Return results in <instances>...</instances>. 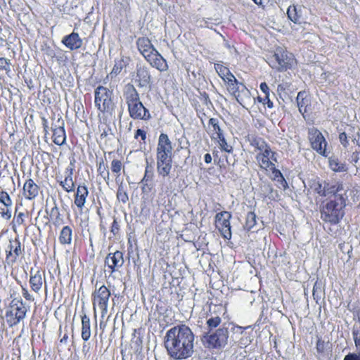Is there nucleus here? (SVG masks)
<instances>
[{"label":"nucleus","instance_id":"nucleus-1","mask_svg":"<svg viewBox=\"0 0 360 360\" xmlns=\"http://www.w3.org/2000/svg\"><path fill=\"white\" fill-rule=\"evenodd\" d=\"M195 335L191 328L184 324L168 330L165 336V347L170 358L186 359L193 354Z\"/></svg>","mask_w":360,"mask_h":360},{"label":"nucleus","instance_id":"nucleus-2","mask_svg":"<svg viewBox=\"0 0 360 360\" xmlns=\"http://www.w3.org/2000/svg\"><path fill=\"white\" fill-rule=\"evenodd\" d=\"M345 207V199L342 195H335L320 207L321 219L332 225L338 224L345 215L343 208Z\"/></svg>","mask_w":360,"mask_h":360},{"label":"nucleus","instance_id":"nucleus-3","mask_svg":"<svg viewBox=\"0 0 360 360\" xmlns=\"http://www.w3.org/2000/svg\"><path fill=\"white\" fill-rule=\"evenodd\" d=\"M295 62L294 56L282 47L276 48L274 54L267 58L269 65L280 72L291 69Z\"/></svg>","mask_w":360,"mask_h":360},{"label":"nucleus","instance_id":"nucleus-4","mask_svg":"<svg viewBox=\"0 0 360 360\" xmlns=\"http://www.w3.org/2000/svg\"><path fill=\"white\" fill-rule=\"evenodd\" d=\"M229 323H224L214 332L204 335L202 341L208 348L221 349L228 343Z\"/></svg>","mask_w":360,"mask_h":360},{"label":"nucleus","instance_id":"nucleus-5","mask_svg":"<svg viewBox=\"0 0 360 360\" xmlns=\"http://www.w3.org/2000/svg\"><path fill=\"white\" fill-rule=\"evenodd\" d=\"M27 307L21 300L13 299L6 311V321L13 327L23 320L26 316Z\"/></svg>","mask_w":360,"mask_h":360},{"label":"nucleus","instance_id":"nucleus-6","mask_svg":"<svg viewBox=\"0 0 360 360\" xmlns=\"http://www.w3.org/2000/svg\"><path fill=\"white\" fill-rule=\"evenodd\" d=\"M112 92L106 87L98 86L94 91L95 105L102 112H110L113 109Z\"/></svg>","mask_w":360,"mask_h":360},{"label":"nucleus","instance_id":"nucleus-7","mask_svg":"<svg viewBox=\"0 0 360 360\" xmlns=\"http://www.w3.org/2000/svg\"><path fill=\"white\" fill-rule=\"evenodd\" d=\"M98 284L96 285V289L92 294L94 309L98 306L101 311V316L104 317L108 313V301L110 297V290L104 285L97 288Z\"/></svg>","mask_w":360,"mask_h":360},{"label":"nucleus","instance_id":"nucleus-8","mask_svg":"<svg viewBox=\"0 0 360 360\" xmlns=\"http://www.w3.org/2000/svg\"><path fill=\"white\" fill-rule=\"evenodd\" d=\"M231 214L229 212H221L215 217L216 226L225 239L229 240L231 238L230 219Z\"/></svg>","mask_w":360,"mask_h":360},{"label":"nucleus","instance_id":"nucleus-9","mask_svg":"<svg viewBox=\"0 0 360 360\" xmlns=\"http://www.w3.org/2000/svg\"><path fill=\"white\" fill-rule=\"evenodd\" d=\"M172 167V153H157V171L159 175L163 177L168 176Z\"/></svg>","mask_w":360,"mask_h":360},{"label":"nucleus","instance_id":"nucleus-10","mask_svg":"<svg viewBox=\"0 0 360 360\" xmlns=\"http://www.w3.org/2000/svg\"><path fill=\"white\" fill-rule=\"evenodd\" d=\"M227 84L229 91L232 93L238 103L244 107L245 100L241 96V94L245 97L250 98V93L249 90L243 84L239 83L237 79H235V81L232 82H229Z\"/></svg>","mask_w":360,"mask_h":360},{"label":"nucleus","instance_id":"nucleus-11","mask_svg":"<svg viewBox=\"0 0 360 360\" xmlns=\"http://www.w3.org/2000/svg\"><path fill=\"white\" fill-rule=\"evenodd\" d=\"M309 140L311 141V147L320 155L326 156V141L323 134L317 129H311L309 131Z\"/></svg>","mask_w":360,"mask_h":360},{"label":"nucleus","instance_id":"nucleus-12","mask_svg":"<svg viewBox=\"0 0 360 360\" xmlns=\"http://www.w3.org/2000/svg\"><path fill=\"white\" fill-rule=\"evenodd\" d=\"M129 115L134 120H148L151 118L149 110L141 101L128 105Z\"/></svg>","mask_w":360,"mask_h":360},{"label":"nucleus","instance_id":"nucleus-13","mask_svg":"<svg viewBox=\"0 0 360 360\" xmlns=\"http://www.w3.org/2000/svg\"><path fill=\"white\" fill-rule=\"evenodd\" d=\"M124 264L123 254L120 251L109 253L105 259V265L109 269L110 274L117 271Z\"/></svg>","mask_w":360,"mask_h":360},{"label":"nucleus","instance_id":"nucleus-14","mask_svg":"<svg viewBox=\"0 0 360 360\" xmlns=\"http://www.w3.org/2000/svg\"><path fill=\"white\" fill-rule=\"evenodd\" d=\"M135 82L139 87L150 86L152 77L147 67L142 65H136Z\"/></svg>","mask_w":360,"mask_h":360},{"label":"nucleus","instance_id":"nucleus-15","mask_svg":"<svg viewBox=\"0 0 360 360\" xmlns=\"http://www.w3.org/2000/svg\"><path fill=\"white\" fill-rule=\"evenodd\" d=\"M61 42L70 51L77 50L80 49L83 44L82 39L79 37L78 33L75 32L63 37Z\"/></svg>","mask_w":360,"mask_h":360},{"label":"nucleus","instance_id":"nucleus-16","mask_svg":"<svg viewBox=\"0 0 360 360\" xmlns=\"http://www.w3.org/2000/svg\"><path fill=\"white\" fill-rule=\"evenodd\" d=\"M150 65L160 72L167 70L168 65L166 60L156 51L145 58Z\"/></svg>","mask_w":360,"mask_h":360},{"label":"nucleus","instance_id":"nucleus-17","mask_svg":"<svg viewBox=\"0 0 360 360\" xmlns=\"http://www.w3.org/2000/svg\"><path fill=\"white\" fill-rule=\"evenodd\" d=\"M137 48L141 54L146 58L157 50L147 37H139L136 40Z\"/></svg>","mask_w":360,"mask_h":360},{"label":"nucleus","instance_id":"nucleus-18","mask_svg":"<svg viewBox=\"0 0 360 360\" xmlns=\"http://www.w3.org/2000/svg\"><path fill=\"white\" fill-rule=\"evenodd\" d=\"M304 8L300 5L290 6L287 10L288 18L294 23L300 24L304 21L303 10Z\"/></svg>","mask_w":360,"mask_h":360},{"label":"nucleus","instance_id":"nucleus-19","mask_svg":"<svg viewBox=\"0 0 360 360\" xmlns=\"http://www.w3.org/2000/svg\"><path fill=\"white\" fill-rule=\"evenodd\" d=\"M6 252V258L8 259L11 257L13 258V262H15L17 257L21 255V244L18 238L9 240V245H8Z\"/></svg>","mask_w":360,"mask_h":360},{"label":"nucleus","instance_id":"nucleus-20","mask_svg":"<svg viewBox=\"0 0 360 360\" xmlns=\"http://www.w3.org/2000/svg\"><path fill=\"white\" fill-rule=\"evenodd\" d=\"M39 187L32 179H27L23 186V194L26 199L33 200L39 194Z\"/></svg>","mask_w":360,"mask_h":360},{"label":"nucleus","instance_id":"nucleus-21","mask_svg":"<svg viewBox=\"0 0 360 360\" xmlns=\"http://www.w3.org/2000/svg\"><path fill=\"white\" fill-rule=\"evenodd\" d=\"M173 147L168 136L162 133L158 139L157 153H172Z\"/></svg>","mask_w":360,"mask_h":360},{"label":"nucleus","instance_id":"nucleus-22","mask_svg":"<svg viewBox=\"0 0 360 360\" xmlns=\"http://www.w3.org/2000/svg\"><path fill=\"white\" fill-rule=\"evenodd\" d=\"M271 150L269 146L256 156V160L259 162L260 167L264 169L271 168L274 166V164L270 160V154Z\"/></svg>","mask_w":360,"mask_h":360},{"label":"nucleus","instance_id":"nucleus-23","mask_svg":"<svg viewBox=\"0 0 360 360\" xmlns=\"http://www.w3.org/2000/svg\"><path fill=\"white\" fill-rule=\"evenodd\" d=\"M123 95L127 106L140 101L139 94L132 84L125 86Z\"/></svg>","mask_w":360,"mask_h":360},{"label":"nucleus","instance_id":"nucleus-24","mask_svg":"<svg viewBox=\"0 0 360 360\" xmlns=\"http://www.w3.org/2000/svg\"><path fill=\"white\" fill-rule=\"evenodd\" d=\"M73 168L68 167L65 171L64 180L58 181L63 188L68 193L74 191L75 183L72 180Z\"/></svg>","mask_w":360,"mask_h":360},{"label":"nucleus","instance_id":"nucleus-25","mask_svg":"<svg viewBox=\"0 0 360 360\" xmlns=\"http://www.w3.org/2000/svg\"><path fill=\"white\" fill-rule=\"evenodd\" d=\"M88 194L89 191L86 186H78L75 198V204L78 208H83L86 203V199L88 196Z\"/></svg>","mask_w":360,"mask_h":360},{"label":"nucleus","instance_id":"nucleus-26","mask_svg":"<svg viewBox=\"0 0 360 360\" xmlns=\"http://www.w3.org/2000/svg\"><path fill=\"white\" fill-rule=\"evenodd\" d=\"M62 125L63 122H62ZM53 129V141L55 144L62 146L65 142V132L63 126L61 125H52Z\"/></svg>","mask_w":360,"mask_h":360},{"label":"nucleus","instance_id":"nucleus-27","mask_svg":"<svg viewBox=\"0 0 360 360\" xmlns=\"http://www.w3.org/2000/svg\"><path fill=\"white\" fill-rule=\"evenodd\" d=\"M31 276L30 279V283L31 285V288L35 292H39L41 290L43 284V276H45L44 272H41L40 271H37L35 274L33 275L32 271H30Z\"/></svg>","mask_w":360,"mask_h":360},{"label":"nucleus","instance_id":"nucleus-28","mask_svg":"<svg viewBox=\"0 0 360 360\" xmlns=\"http://www.w3.org/2000/svg\"><path fill=\"white\" fill-rule=\"evenodd\" d=\"M129 58H124L123 56L120 58L115 59L114 67L110 73V77L112 78L113 77L118 75L123 68L129 64Z\"/></svg>","mask_w":360,"mask_h":360},{"label":"nucleus","instance_id":"nucleus-29","mask_svg":"<svg viewBox=\"0 0 360 360\" xmlns=\"http://www.w3.org/2000/svg\"><path fill=\"white\" fill-rule=\"evenodd\" d=\"M153 176V173L152 167H150L148 165H147L146 167L144 176L141 181V184H142L141 189L143 192H148L152 189L153 186L150 184H148V182L152 180Z\"/></svg>","mask_w":360,"mask_h":360},{"label":"nucleus","instance_id":"nucleus-30","mask_svg":"<svg viewBox=\"0 0 360 360\" xmlns=\"http://www.w3.org/2000/svg\"><path fill=\"white\" fill-rule=\"evenodd\" d=\"M91 337V324L90 319L86 315L84 314L82 316V338L84 341L89 340Z\"/></svg>","mask_w":360,"mask_h":360},{"label":"nucleus","instance_id":"nucleus-31","mask_svg":"<svg viewBox=\"0 0 360 360\" xmlns=\"http://www.w3.org/2000/svg\"><path fill=\"white\" fill-rule=\"evenodd\" d=\"M72 229L69 226H65L62 229L58 240L61 244H70L72 241Z\"/></svg>","mask_w":360,"mask_h":360},{"label":"nucleus","instance_id":"nucleus-32","mask_svg":"<svg viewBox=\"0 0 360 360\" xmlns=\"http://www.w3.org/2000/svg\"><path fill=\"white\" fill-rule=\"evenodd\" d=\"M329 166L333 171L336 172H346L347 170L346 165L344 162L339 161L336 158H331L329 159Z\"/></svg>","mask_w":360,"mask_h":360},{"label":"nucleus","instance_id":"nucleus-33","mask_svg":"<svg viewBox=\"0 0 360 360\" xmlns=\"http://www.w3.org/2000/svg\"><path fill=\"white\" fill-rule=\"evenodd\" d=\"M250 145L254 147L255 149L262 152L264 149L269 147L268 144L266 141L260 137H251L249 139Z\"/></svg>","mask_w":360,"mask_h":360},{"label":"nucleus","instance_id":"nucleus-34","mask_svg":"<svg viewBox=\"0 0 360 360\" xmlns=\"http://www.w3.org/2000/svg\"><path fill=\"white\" fill-rule=\"evenodd\" d=\"M97 171L98 174L104 179L105 183L108 185L110 181V172L108 171V165L104 164L103 160H101L98 165Z\"/></svg>","mask_w":360,"mask_h":360},{"label":"nucleus","instance_id":"nucleus-35","mask_svg":"<svg viewBox=\"0 0 360 360\" xmlns=\"http://www.w3.org/2000/svg\"><path fill=\"white\" fill-rule=\"evenodd\" d=\"M256 214L252 212H249L246 216V221L244 228L248 231L251 230L256 224Z\"/></svg>","mask_w":360,"mask_h":360},{"label":"nucleus","instance_id":"nucleus-36","mask_svg":"<svg viewBox=\"0 0 360 360\" xmlns=\"http://www.w3.org/2000/svg\"><path fill=\"white\" fill-rule=\"evenodd\" d=\"M124 168L122 163L119 160H113L111 162V170L113 173L116 174L115 180L117 182L120 180V172Z\"/></svg>","mask_w":360,"mask_h":360},{"label":"nucleus","instance_id":"nucleus-37","mask_svg":"<svg viewBox=\"0 0 360 360\" xmlns=\"http://www.w3.org/2000/svg\"><path fill=\"white\" fill-rule=\"evenodd\" d=\"M340 190V186L337 185H330L328 183H324V191L323 193V196H327L330 194H333L334 196L338 195L337 193Z\"/></svg>","mask_w":360,"mask_h":360},{"label":"nucleus","instance_id":"nucleus-38","mask_svg":"<svg viewBox=\"0 0 360 360\" xmlns=\"http://www.w3.org/2000/svg\"><path fill=\"white\" fill-rule=\"evenodd\" d=\"M117 198L124 204H125L129 200L128 194L124 190V186H122V183L119 185L117 192Z\"/></svg>","mask_w":360,"mask_h":360},{"label":"nucleus","instance_id":"nucleus-39","mask_svg":"<svg viewBox=\"0 0 360 360\" xmlns=\"http://www.w3.org/2000/svg\"><path fill=\"white\" fill-rule=\"evenodd\" d=\"M209 124L213 127V131L217 134V137L224 136L223 131L219 127V120L217 118H210L209 120Z\"/></svg>","mask_w":360,"mask_h":360},{"label":"nucleus","instance_id":"nucleus-40","mask_svg":"<svg viewBox=\"0 0 360 360\" xmlns=\"http://www.w3.org/2000/svg\"><path fill=\"white\" fill-rule=\"evenodd\" d=\"M303 94H304V93L299 92L298 95L297 96V106L299 108V111L302 114H304V112H306L307 110H306L305 105H307V101H305V99L303 98Z\"/></svg>","mask_w":360,"mask_h":360},{"label":"nucleus","instance_id":"nucleus-41","mask_svg":"<svg viewBox=\"0 0 360 360\" xmlns=\"http://www.w3.org/2000/svg\"><path fill=\"white\" fill-rule=\"evenodd\" d=\"M221 322V319L218 316H211L207 319V325L210 331L219 326Z\"/></svg>","mask_w":360,"mask_h":360},{"label":"nucleus","instance_id":"nucleus-42","mask_svg":"<svg viewBox=\"0 0 360 360\" xmlns=\"http://www.w3.org/2000/svg\"><path fill=\"white\" fill-rule=\"evenodd\" d=\"M217 139H218V143L219 144L221 150L229 153H232L233 147L227 143L224 136H219Z\"/></svg>","mask_w":360,"mask_h":360},{"label":"nucleus","instance_id":"nucleus-43","mask_svg":"<svg viewBox=\"0 0 360 360\" xmlns=\"http://www.w3.org/2000/svg\"><path fill=\"white\" fill-rule=\"evenodd\" d=\"M0 202L4 204L6 207H11L12 206V200L7 192H0Z\"/></svg>","mask_w":360,"mask_h":360},{"label":"nucleus","instance_id":"nucleus-44","mask_svg":"<svg viewBox=\"0 0 360 360\" xmlns=\"http://www.w3.org/2000/svg\"><path fill=\"white\" fill-rule=\"evenodd\" d=\"M262 188L263 191L266 194V195L269 199H274V188H273L272 186L270 184L264 183Z\"/></svg>","mask_w":360,"mask_h":360},{"label":"nucleus","instance_id":"nucleus-45","mask_svg":"<svg viewBox=\"0 0 360 360\" xmlns=\"http://www.w3.org/2000/svg\"><path fill=\"white\" fill-rule=\"evenodd\" d=\"M214 69L221 78L226 76V74H228V72L229 71L226 67L219 63L214 64Z\"/></svg>","mask_w":360,"mask_h":360},{"label":"nucleus","instance_id":"nucleus-46","mask_svg":"<svg viewBox=\"0 0 360 360\" xmlns=\"http://www.w3.org/2000/svg\"><path fill=\"white\" fill-rule=\"evenodd\" d=\"M354 131V127H349V129H348V138L351 139L352 141L354 143H356V145L360 146V141H359V135L360 134H359V131L356 132V134H352L351 132H352Z\"/></svg>","mask_w":360,"mask_h":360},{"label":"nucleus","instance_id":"nucleus-47","mask_svg":"<svg viewBox=\"0 0 360 360\" xmlns=\"http://www.w3.org/2000/svg\"><path fill=\"white\" fill-rule=\"evenodd\" d=\"M352 333L356 347L360 348V327H354Z\"/></svg>","mask_w":360,"mask_h":360},{"label":"nucleus","instance_id":"nucleus-48","mask_svg":"<svg viewBox=\"0 0 360 360\" xmlns=\"http://www.w3.org/2000/svg\"><path fill=\"white\" fill-rule=\"evenodd\" d=\"M339 139L341 143V144L345 147L347 148L349 145V141H348V131L347 132H342L339 135Z\"/></svg>","mask_w":360,"mask_h":360},{"label":"nucleus","instance_id":"nucleus-49","mask_svg":"<svg viewBox=\"0 0 360 360\" xmlns=\"http://www.w3.org/2000/svg\"><path fill=\"white\" fill-rule=\"evenodd\" d=\"M0 214H1V217L6 220L10 219L11 217V210H10L9 207H6V209L1 208V211H0Z\"/></svg>","mask_w":360,"mask_h":360},{"label":"nucleus","instance_id":"nucleus-50","mask_svg":"<svg viewBox=\"0 0 360 360\" xmlns=\"http://www.w3.org/2000/svg\"><path fill=\"white\" fill-rule=\"evenodd\" d=\"M343 360H360V353H349L345 356Z\"/></svg>","mask_w":360,"mask_h":360},{"label":"nucleus","instance_id":"nucleus-51","mask_svg":"<svg viewBox=\"0 0 360 360\" xmlns=\"http://www.w3.org/2000/svg\"><path fill=\"white\" fill-rule=\"evenodd\" d=\"M221 79L226 82V83H229V82H234L236 79V77H234V75L230 72V70L228 72V74H226V76H224V77H221Z\"/></svg>","mask_w":360,"mask_h":360},{"label":"nucleus","instance_id":"nucleus-52","mask_svg":"<svg viewBox=\"0 0 360 360\" xmlns=\"http://www.w3.org/2000/svg\"><path fill=\"white\" fill-rule=\"evenodd\" d=\"M278 172L280 175V179H278V181L280 183L281 187L285 190L288 188V184L285 179L283 178L281 172L280 171H278Z\"/></svg>","mask_w":360,"mask_h":360},{"label":"nucleus","instance_id":"nucleus-53","mask_svg":"<svg viewBox=\"0 0 360 360\" xmlns=\"http://www.w3.org/2000/svg\"><path fill=\"white\" fill-rule=\"evenodd\" d=\"M139 136H141V139L144 141L146 139V133L143 130L139 129L136 130L134 137L137 139Z\"/></svg>","mask_w":360,"mask_h":360},{"label":"nucleus","instance_id":"nucleus-54","mask_svg":"<svg viewBox=\"0 0 360 360\" xmlns=\"http://www.w3.org/2000/svg\"><path fill=\"white\" fill-rule=\"evenodd\" d=\"M263 104H266L269 108L274 107V103L269 98V94L265 95L264 98H263Z\"/></svg>","mask_w":360,"mask_h":360},{"label":"nucleus","instance_id":"nucleus-55","mask_svg":"<svg viewBox=\"0 0 360 360\" xmlns=\"http://www.w3.org/2000/svg\"><path fill=\"white\" fill-rule=\"evenodd\" d=\"M260 90L265 94H269V88L265 82H262L259 86Z\"/></svg>","mask_w":360,"mask_h":360},{"label":"nucleus","instance_id":"nucleus-56","mask_svg":"<svg viewBox=\"0 0 360 360\" xmlns=\"http://www.w3.org/2000/svg\"><path fill=\"white\" fill-rule=\"evenodd\" d=\"M50 215L51 217H56V218H58L60 217V212L59 209L56 205H55L50 212Z\"/></svg>","mask_w":360,"mask_h":360},{"label":"nucleus","instance_id":"nucleus-57","mask_svg":"<svg viewBox=\"0 0 360 360\" xmlns=\"http://www.w3.org/2000/svg\"><path fill=\"white\" fill-rule=\"evenodd\" d=\"M22 295L23 297L27 300H29V301H33L34 300V297L32 295H30L27 290L25 289V288H22Z\"/></svg>","mask_w":360,"mask_h":360},{"label":"nucleus","instance_id":"nucleus-58","mask_svg":"<svg viewBox=\"0 0 360 360\" xmlns=\"http://www.w3.org/2000/svg\"><path fill=\"white\" fill-rule=\"evenodd\" d=\"M119 229L120 228L118 223L117 222L116 220H114L112 224L111 231L113 233L114 235H115L116 233H118Z\"/></svg>","mask_w":360,"mask_h":360},{"label":"nucleus","instance_id":"nucleus-59","mask_svg":"<svg viewBox=\"0 0 360 360\" xmlns=\"http://www.w3.org/2000/svg\"><path fill=\"white\" fill-rule=\"evenodd\" d=\"M23 216H24V214L22 213V212H20L18 213V214L17 215V217H16V222L18 224H22L24 221L23 220Z\"/></svg>","mask_w":360,"mask_h":360},{"label":"nucleus","instance_id":"nucleus-60","mask_svg":"<svg viewBox=\"0 0 360 360\" xmlns=\"http://www.w3.org/2000/svg\"><path fill=\"white\" fill-rule=\"evenodd\" d=\"M315 191L317 192V193L323 196L324 186L323 187L321 184H319L315 188Z\"/></svg>","mask_w":360,"mask_h":360},{"label":"nucleus","instance_id":"nucleus-61","mask_svg":"<svg viewBox=\"0 0 360 360\" xmlns=\"http://www.w3.org/2000/svg\"><path fill=\"white\" fill-rule=\"evenodd\" d=\"M352 159L354 163H356L359 159V153L357 151L354 152L352 155Z\"/></svg>","mask_w":360,"mask_h":360},{"label":"nucleus","instance_id":"nucleus-62","mask_svg":"<svg viewBox=\"0 0 360 360\" xmlns=\"http://www.w3.org/2000/svg\"><path fill=\"white\" fill-rule=\"evenodd\" d=\"M212 156L210 153H206L204 156V160L206 163L209 164L212 162Z\"/></svg>","mask_w":360,"mask_h":360},{"label":"nucleus","instance_id":"nucleus-63","mask_svg":"<svg viewBox=\"0 0 360 360\" xmlns=\"http://www.w3.org/2000/svg\"><path fill=\"white\" fill-rule=\"evenodd\" d=\"M313 296H314V299H320V296L318 295V291H317V288H316V285H314V288H313Z\"/></svg>","mask_w":360,"mask_h":360},{"label":"nucleus","instance_id":"nucleus-64","mask_svg":"<svg viewBox=\"0 0 360 360\" xmlns=\"http://www.w3.org/2000/svg\"><path fill=\"white\" fill-rule=\"evenodd\" d=\"M274 160L275 162L277 161L276 160V153L273 151H271V153L270 154V160Z\"/></svg>","mask_w":360,"mask_h":360}]
</instances>
